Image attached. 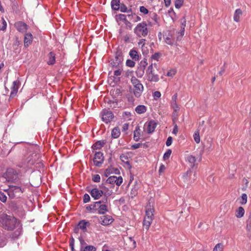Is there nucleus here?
<instances>
[{
  "instance_id": "50",
  "label": "nucleus",
  "mask_w": 251,
  "mask_h": 251,
  "mask_svg": "<svg viewBox=\"0 0 251 251\" xmlns=\"http://www.w3.org/2000/svg\"><path fill=\"white\" fill-rule=\"evenodd\" d=\"M0 200L3 202H5L7 200V197L6 195L1 192H0Z\"/></svg>"
},
{
  "instance_id": "43",
  "label": "nucleus",
  "mask_w": 251,
  "mask_h": 251,
  "mask_svg": "<svg viewBox=\"0 0 251 251\" xmlns=\"http://www.w3.org/2000/svg\"><path fill=\"white\" fill-rule=\"evenodd\" d=\"M247 201V195L246 194H243L242 195V201H240L241 204H244Z\"/></svg>"
},
{
  "instance_id": "23",
  "label": "nucleus",
  "mask_w": 251,
  "mask_h": 251,
  "mask_svg": "<svg viewBox=\"0 0 251 251\" xmlns=\"http://www.w3.org/2000/svg\"><path fill=\"white\" fill-rule=\"evenodd\" d=\"M32 41V35L30 33H26L25 35L24 44L25 47H27Z\"/></svg>"
},
{
  "instance_id": "16",
  "label": "nucleus",
  "mask_w": 251,
  "mask_h": 251,
  "mask_svg": "<svg viewBox=\"0 0 251 251\" xmlns=\"http://www.w3.org/2000/svg\"><path fill=\"white\" fill-rule=\"evenodd\" d=\"M98 220L101 225L103 226H107L111 224L113 221V219L111 216H103L100 217Z\"/></svg>"
},
{
  "instance_id": "49",
  "label": "nucleus",
  "mask_w": 251,
  "mask_h": 251,
  "mask_svg": "<svg viewBox=\"0 0 251 251\" xmlns=\"http://www.w3.org/2000/svg\"><path fill=\"white\" fill-rule=\"evenodd\" d=\"M172 153V151L170 149L167 150V151L164 153L163 155V158L165 160L169 158L171 154Z\"/></svg>"
},
{
  "instance_id": "48",
  "label": "nucleus",
  "mask_w": 251,
  "mask_h": 251,
  "mask_svg": "<svg viewBox=\"0 0 251 251\" xmlns=\"http://www.w3.org/2000/svg\"><path fill=\"white\" fill-rule=\"evenodd\" d=\"M171 107L174 110H179V107L176 103V101H171Z\"/></svg>"
},
{
  "instance_id": "45",
  "label": "nucleus",
  "mask_w": 251,
  "mask_h": 251,
  "mask_svg": "<svg viewBox=\"0 0 251 251\" xmlns=\"http://www.w3.org/2000/svg\"><path fill=\"white\" fill-rule=\"evenodd\" d=\"M119 10L122 12H126L129 11H127V7L123 3H122L120 5Z\"/></svg>"
},
{
  "instance_id": "8",
  "label": "nucleus",
  "mask_w": 251,
  "mask_h": 251,
  "mask_svg": "<svg viewBox=\"0 0 251 251\" xmlns=\"http://www.w3.org/2000/svg\"><path fill=\"white\" fill-rule=\"evenodd\" d=\"M183 178L185 182L191 184L197 179L196 173L194 169H190L184 175Z\"/></svg>"
},
{
  "instance_id": "59",
  "label": "nucleus",
  "mask_w": 251,
  "mask_h": 251,
  "mask_svg": "<svg viewBox=\"0 0 251 251\" xmlns=\"http://www.w3.org/2000/svg\"><path fill=\"white\" fill-rule=\"evenodd\" d=\"M79 240L80 244V249L82 248H84L85 247V246L86 245V243L85 242V241L83 239L82 237H79Z\"/></svg>"
},
{
  "instance_id": "62",
  "label": "nucleus",
  "mask_w": 251,
  "mask_h": 251,
  "mask_svg": "<svg viewBox=\"0 0 251 251\" xmlns=\"http://www.w3.org/2000/svg\"><path fill=\"white\" fill-rule=\"evenodd\" d=\"M118 16H119V18L120 20L123 21H126V16L125 15L121 14H119Z\"/></svg>"
},
{
  "instance_id": "21",
  "label": "nucleus",
  "mask_w": 251,
  "mask_h": 251,
  "mask_svg": "<svg viewBox=\"0 0 251 251\" xmlns=\"http://www.w3.org/2000/svg\"><path fill=\"white\" fill-rule=\"evenodd\" d=\"M157 124L154 121H150L147 125V132L149 134L152 133L156 126Z\"/></svg>"
},
{
  "instance_id": "12",
  "label": "nucleus",
  "mask_w": 251,
  "mask_h": 251,
  "mask_svg": "<svg viewBox=\"0 0 251 251\" xmlns=\"http://www.w3.org/2000/svg\"><path fill=\"white\" fill-rule=\"evenodd\" d=\"M101 114L102 121L106 124L110 123L114 118V115L112 112L107 109H103Z\"/></svg>"
},
{
  "instance_id": "37",
  "label": "nucleus",
  "mask_w": 251,
  "mask_h": 251,
  "mask_svg": "<svg viewBox=\"0 0 251 251\" xmlns=\"http://www.w3.org/2000/svg\"><path fill=\"white\" fill-rule=\"evenodd\" d=\"M6 244V239L5 236H0V248L4 247Z\"/></svg>"
},
{
  "instance_id": "47",
  "label": "nucleus",
  "mask_w": 251,
  "mask_h": 251,
  "mask_svg": "<svg viewBox=\"0 0 251 251\" xmlns=\"http://www.w3.org/2000/svg\"><path fill=\"white\" fill-rule=\"evenodd\" d=\"M178 111L179 110H174V111L172 113V118L174 122H175V120L177 119Z\"/></svg>"
},
{
  "instance_id": "38",
  "label": "nucleus",
  "mask_w": 251,
  "mask_h": 251,
  "mask_svg": "<svg viewBox=\"0 0 251 251\" xmlns=\"http://www.w3.org/2000/svg\"><path fill=\"white\" fill-rule=\"evenodd\" d=\"M194 138L195 141V142L197 143H199L200 142V132L199 130L197 131L194 135Z\"/></svg>"
},
{
  "instance_id": "57",
  "label": "nucleus",
  "mask_w": 251,
  "mask_h": 251,
  "mask_svg": "<svg viewBox=\"0 0 251 251\" xmlns=\"http://www.w3.org/2000/svg\"><path fill=\"white\" fill-rule=\"evenodd\" d=\"M95 206H96V205H95V202H94L93 204H91L89 205V206H87L86 207V209L89 211H92V210L95 211V209H96Z\"/></svg>"
},
{
  "instance_id": "28",
  "label": "nucleus",
  "mask_w": 251,
  "mask_h": 251,
  "mask_svg": "<svg viewBox=\"0 0 251 251\" xmlns=\"http://www.w3.org/2000/svg\"><path fill=\"white\" fill-rule=\"evenodd\" d=\"M121 132L119 127H116L111 131V136L113 138H117L120 135Z\"/></svg>"
},
{
  "instance_id": "44",
  "label": "nucleus",
  "mask_w": 251,
  "mask_h": 251,
  "mask_svg": "<svg viewBox=\"0 0 251 251\" xmlns=\"http://www.w3.org/2000/svg\"><path fill=\"white\" fill-rule=\"evenodd\" d=\"M100 180V176L99 175H95L93 176L92 180L95 182H99Z\"/></svg>"
},
{
  "instance_id": "34",
  "label": "nucleus",
  "mask_w": 251,
  "mask_h": 251,
  "mask_svg": "<svg viewBox=\"0 0 251 251\" xmlns=\"http://www.w3.org/2000/svg\"><path fill=\"white\" fill-rule=\"evenodd\" d=\"M80 251H96V249L93 246L88 245L81 248Z\"/></svg>"
},
{
  "instance_id": "31",
  "label": "nucleus",
  "mask_w": 251,
  "mask_h": 251,
  "mask_svg": "<svg viewBox=\"0 0 251 251\" xmlns=\"http://www.w3.org/2000/svg\"><path fill=\"white\" fill-rule=\"evenodd\" d=\"M147 111V108L145 106L143 105H138L135 108V111L138 114H143L146 112Z\"/></svg>"
},
{
  "instance_id": "27",
  "label": "nucleus",
  "mask_w": 251,
  "mask_h": 251,
  "mask_svg": "<svg viewBox=\"0 0 251 251\" xmlns=\"http://www.w3.org/2000/svg\"><path fill=\"white\" fill-rule=\"evenodd\" d=\"M242 15V11L240 9H237L235 10L234 16L233 19L234 21L236 22H239L240 21V16Z\"/></svg>"
},
{
  "instance_id": "24",
  "label": "nucleus",
  "mask_w": 251,
  "mask_h": 251,
  "mask_svg": "<svg viewBox=\"0 0 251 251\" xmlns=\"http://www.w3.org/2000/svg\"><path fill=\"white\" fill-rule=\"evenodd\" d=\"M106 144L105 140H100L96 142L93 146V150H100Z\"/></svg>"
},
{
  "instance_id": "7",
  "label": "nucleus",
  "mask_w": 251,
  "mask_h": 251,
  "mask_svg": "<svg viewBox=\"0 0 251 251\" xmlns=\"http://www.w3.org/2000/svg\"><path fill=\"white\" fill-rule=\"evenodd\" d=\"M107 199L105 198L103 201H98L95 202V205H96L95 211H97L99 214H104L108 211L107 206L104 203L107 202Z\"/></svg>"
},
{
  "instance_id": "39",
  "label": "nucleus",
  "mask_w": 251,
  "mask_h": 251,
  "mask_svg": "<svg viewBox=\"0 0 251 251\" xmlns=\"http://www.w3.org/2000/svg\"><path fill=\"white\" fill-rule=\"evenodd\" d=\"M223 245L221 243L217 244L214 248L213 249V251H222L223 250Z\"/></svg>"
},
{
  "instance_id": "29",
  "label": "nucleus",
  "mask_w": 251,
  "mask_h": 251,
  "mask_svg": "<svg viewBox=\"0 0 251 251\" xmlns=\"http://www.w3.org/2000/svg\"><path fill=\"white\" fill-rule=\"evenodd\" d=\"M187 161L190 163V167H191V169H194L196 161V158L192 155H189L187 157Z\"/></svg>"
},
{
  "instance_id": "58",
  "label": "nucleus",
  "mask_w": 251,
  "mask_h": 251,
  "mask_svg": "<svg viewBox=\"0 0 251 251\" xmlns=\"http://www.w3.org/2000/svg\"><path fill=\"white\" fill-rule=\"evenodd\" d=\"M140 11L141 12L144 13V14H147L149 12L148 10L143 6H140Z\"/></svg>"
},
{
  "instance_id": "54",
  "label": "nucleus",
  "mask_w": 251,
  "mask_h": 251,
  "mask_svg": "<svg viewBox=\"0 0 251 251\" xmlns=\"http://www.w3.org/2000/svg\"><path fill=\"white\" fill-rule=\"evenodd\" d=\"M110 107L112 108H116L118 107V102L116 101H110L109 102Z\"/></svg>"
},
{
  "instance_id": "46",
  "label": "nucleus",
  "mask_w": 251,
  "mask_h": 251,
  "mask_svg": "<svg viewBox=\"0 0 251 251\" xmlns=\"http://www.w3.org/2000/svg\"><path fill=\"white\" fill-rule=\"evenodd\" d=\"M117 69L114 72V75L115 76H119L121 75L122 69L121 67H117Z\"/></svg>"
},
{
  "instance_id": "17",
  "label": "nucleus",
  "mask_w": 251,
  "mask_h": 251,
  "mask_svg": "<svg viewBox=\"0 0 251 251\" xmlns=\"http://www.w3.org/2000/svg\"><path fill=\"white\" fill-rule=\"evenodd\" d=\"M165 42L169 45L173 46L176 45L177 46L176 44V39L173 36V34L171 32H169L168 35L166 36V37L164 38Z\"/></svg>"
},
{
  "instance_id": "41",
  "label": "nucleus",
  "mask_w": 251,
  "mask_h": 251,
  "mask_svg": "<svg viewBox=\"0 0 251 251\" xmlns=\"http://www.w3.org/2000/svg\"><path fill=\"white\" fill-rule=\"evenodd\" d=\"M126 65L128 67H133L135 65V63L130 59H127L126 61Z\"/></svg>"
},
{
  "instance_id": "22",
  "label": "nucleus",
  "mask_w": 251,
  "mask_h": 251,
  "mask_svg": "<svg viewBox=\"0 0 251 251\" xmlns=\"http://www.w3.org/2000/svg\"><path fill=\"white\" fill-rule=\"evenodd\" d=\"M18 84L19 83L16 81H14L13 82V85L11 87V92L10 95V97L13 98L16 95L19 89Z\"/></svg>"
},
{
  "instance_id": "30",
  "label": "nucleus",
  "mask_w": 251,
  "mask_h": 251,
  "mask_svg": "<svg viewBox=\"0 0 251 251\" xmlns=\"http://www.w3.org/2000/svg\"><path fill=\"white\" fill-rule=\"evenodd\" d=\"M140 129L139 126H137L135 128V130L134 131V140L135 141H138L140 139Z\"/></svg>"
},
{
  "instance_id": "5",
  "label": "nucleus",
  "mask_w": 251,
  "mask_h": 251,
  "mask_svg": "<svg viewBox=\"0 0 251 251\" xmlns=\"http://www.w3.org/2000/svg\"><path fill=\"white\" fill-rule=\"evenodd\" d=\"M134 32L139 37L146 36L149 32L146 23L143 22L138 24L134 29Z\"/></svg>"
},
{
  "instance_id": "11",
  "label": "nucleus",
  "mask_w": 251,
  "mask_h": 251,
  "mask_svg": "<svg viewBox=\"0 0 251 251\" xmlns=\"http://www.w3.org/2000/svg\"><path fill=\"white\" fill-rule=\"evenodd\" d=\"M123 60L122 52L118 51L116 52L115 58L111 61V66L113 68L120 67Z\"/></svg>"
},
{
  "instance_id": "2",
  "label": "nucleus",
  "mask_w": 251,
  "mask_h": 251,
  "mask_svg": "<svg viewBox=\"0 0 251 251\" xmlns=\"http://www.w3.org/2000/svg\"><path fill=\"white\" fill-rule=\"evenodd\" d=\"M157 64L156 63L151 64L146 70L147 79L150 82H158L159 80Z\"/></svg>"
},
{
  "instance_id": "33",
  "label": "nucleus",
  "mask_w": 251,
  "mask_h": 251,
  "mask_svg": "<svg viewBox=\"0 0 251 251\" xmlns=\"http://www.w3.org/2000/svg\"><path fill=\"white\" fill-rule=\"evenodd\" d=\"M244 213H245L244 209L242 207L240 206L236 210V216L237 218H241L244 216Z\"/></svg>"
},
{
  "instance_id": "4",
  "label": "nucleus",
  "mask_w": 251,
  "mask_h": 251,
  "mask_svg": "<svg viewBox=\"0 0 251 251\" xmlns=\"http://www.w3.org/2000/svg\"><path fill=\"white\" fill-rule=\"evenodd\" d=\"M131 82L134 86V95L136 98H139L143 91L144 87L136 77L132 76L131 78Z\"/></svg>"
},
{
  "instance_id": "32",
  "label": "nucleus",
  "mask_w": 251,
  "mask_h": 251,
  "mask_svg": "<svg viewBox=\"0 0 251 251\" xmlns=\"http://www.w3.org/2000/svg\"><path fill=\"white\" fill-rule=\"evenodd\" d=\"M130 57L134 59L135 60H138L139 59V55L136 50H131L129 53Z\"/></svg>"
},
{
  "instance_id": "63",
  "label": "nucleus",
  "mask_w": 251,
  "mask_h": 251,
  "mask_svg": "<svg viewBox=\"0 0 251 251\" xmlns=\"http://www.w3.org/2000/svg\"><path fill=\"white\" fill-rule=\"evenodd\" d=\"M176 74V71L174 70H170L167 73V76L172 77Z\"/></svg>"
},
{
  "instance_id": "64",
  "label": "nucleus",
  "mask_w": 251,
  "mask_h": 251,
  "mask_svg": "<svg viewBox=\"0 0 251 251\" xmlns=\"http://www.w3.org/2000/svg\"><path fill=\"white\" fill-rule=\"evenodd\" d=\"M141 144H140V143L135 144L132 145L131 149L133 150H135V149H137L140 148L141 147Z\"/></svg>"
},
{
  "instance_id": "52",
  "label": "nucleus",
  "mask_w": 251,
  "mask_h": 251,
  "mask_svg": "<svg viewBox=\"0 0 251 251\" xmlns=\"http://www.w3.org/2000/svg\"><path fill=\"white\" fill-rule=\"evenodd\" d=\"M161 56V54L158 52H155L154 54L152 55L151 58L155 60H158L159 58Z\"/></svg>"
},
{
  "instance_id": "56",
  "label": "nucleus",
  "mask_w": 251,
  "mask_h": 251,
  "mask_svg": "<svg viewBox=\"0 0 251 251\" xmlns=\"http://www.w3.org/2000/svg\"><path fill=\"white\" fill-rule=\"evenodd\" d=\"M123 182V178L121 176L117 177L116 182L115 183L116 184L117 186H120Z\"/></svg>"
},
{
  "instance_id": "25",
  "label": "nucleus",
  "mask_w": 251,
  "mask_h": 251,
  "mask_svg": "<svg viewBox=\"0 0 251 251\" xmlns=\"http://www.w3.org/2000/svg\"><path fill=\"white\" fill-rule=\"evenodd\" d=\"M48 57L47 63L49 65H53L55 62V54L52 52H50L48 54Z\"/></svg>"
},
{
  "instance_id": "35",
  "label": "nucleus",
  "mask_w": 251,
  "mask_h": 251,
  "mask_svg": "<svg viewBox=\"0 0 251 251\" xmlns=\"http://www.w3.org/2000/svg\"><path fill=\"white\" fill-rule=\"evenodd\" d=\"M184 31H185V30L180 29V31H179L177 33V35L176 37V41H180L182 37H183V36L184 34Z\"/></svg>"
},
{
  "instance_id": "61",
  "label": "nucleus",
  "mask_w": 251,
  "mask_h": 251,
  "mask_svg": "<svg viewBox=\"0 0 251 251\" xmlns=\"http://www.w3.org/2000/svg\"><path fill=\"white\" fill-rule=\"evenodd\" d=\"M75 240L74 238H72L71 241L70 243V246L71 247L72 251L75 250L74 249Z\"/></svg>"
},
{
  "instance_id": "26",
  "label": "nucleus",
  "mask_w": 251,
  "mask_h": 251,
  "mask_svg": "<svg viewBox=\"0 0 251 251\" xmlns=\"http://www.w3.org/2000/svg\"><path fill=\"white\" fill-rule=\"evenodd\" d=\"M120 0H112L111 2V7L114 10H119L120 9Z\"/></svg>"
},
{
  "instance_id": "3",
  "label": "nucleus",
  "mask_w": 251,
  "mask_h": 251,
  "mask_svg": "<svg viewBox=\"0 0 251 251\" xmlns=\"http://www.w3.org/2000/svg\"><path fill=\"white\" fill-rule=\"evenodd\" d=\"M37 158V154L33 153L27 156L25 159L23 160L18 166L21 168H23L26 171L28 168L35 163Z\"/></svg>"
},
{
  "instance_id": "40",
  "label": "nucleus",
  "mask_w": 251,
  "mask_h": 251,
  "mask_svg": "<svg viewBox=\"0 0 251 251\" xmlns=\"http://www.w3.org/2000/svg\"><path fill=\"white\" fill-rule=\"evenodd\" d=\"M183 0H176L175 3V7L178 9L180 8L183 4Z\"/></svg>"
},
{
  "instance_id": "20",
  "label": "nucleus",
  "mask_w": 251,
  "mask_h": 251,
  "mask_svg": "<svg viewBox=\"0 0 251 251\" xmlns=\"http://www.w3.org/2000/svg\"><path fill=\"white\" fill-rule=\"evenodd\" d=\"M90 225V223L88 221H86L84 220L80 221L77 225L78 228L83 230L84 232L87 231V227H89Z\"/></svg>"
},
{
  "instance_id": "13",
  "label": "nucleus",
  "mask_w": 251,
  "mask_h": 251,
  "mask_svg": "<svg viewBox=\"0 0 251 251\" xmlns=\"http://www.w3.org/2000/svg\"><path fill=\"white\" fill-rule=\"evenodd\" d=\"M3 176L8 181H12L17 179V173L13 169L9 168L7 170L6 173L4 174Z\"/></svg>"
},
{
  "instance_id": "6",
  "label": "nucleus",
  "mask_w": 251,
  "mask_h": 251,
  "mask_svg": "<svg viewBox=\"0 0 251 251\" xmlns=\"http://www.w3.org/2000/svg\"><path fill=\"white\" fill-rule=\"evenodd\" d=\"M153 212L154 210L153 208H151V206H149L146 208V216L143 221V226L147 230L149 229L152 222L153 219Z\"/></svg>"
},
{
  "instance_id": "19",
  "label": "nucleus",
  "mask_w": 251,
  "mask_h": 251,
  "mask_svg": "<svg viewBox=\"0 0 251 251\" xmlns=\"http://www.w3.org/2000/svg\"><path fill=\"white\" fill-rule=\"evenodd\" d=\"M15 26L16 29L20 32H25L27 30V25L22 22H18L15 23Z\"/></svg>"
},
{
  "instance_id": "1",
  "label": "nucleus",
  "mask_w": 251,
  "mask_h": 251,
  "mask_svg": "<svg viewBox=\"0 0 251 251\" xmlns=\"http://www.w3.org/2000/svg\"><path fill=\"white\" fill-rule=\"evenodd\" d=\"M0 226L7 230H16L12 235V238H17L21 234L22 226L15 217L4 213L0 214Z\"/></svg>"
},
{
  "instance_id": "51",
  "label": "nucleus",
  "mask_w": 251,
  "mask_h": 251,
  "mask_svg": "<svg viewBox=\"0 0 251 251\" xmlns=\"http://www.w3.org/2000/svg\"><path fill=\"white\" fill-rule=\"evenodd\" d=\"M1 20H2V26L0 28V30H3V31H4V30L6 29V28L7 24H6V21H5V20L4 19V18H2Z\"/></svg>"
},
{
  "instance_id": "9",
  "label": "nucleus",
  "mask_w": 251,
  "mask_h": 251,
  "mask_svg": "<svg viewBox=\"0 0 251 251\" xmlns=\"http://www.w3.org/2000/svg\"><path fill=\"white\" fill-rule=\"evenodd\" d=\"M22 193L23 191L21 188L15 185L10 186L8 191V194L11 199L19 197Z\"/></svg>"
},
{
  "instance_id": "15",
  "label": "nucleus",
  "mask_w": 251,
  "mask_h": 251,
  "mask_svg": "<svg viewBox=\"0 0 251 251\" xmlns=\"http://www.w3.org/2000/svg\"><path fill=\"white\" fill-rule=\"evenodd\" d=\"M92 198L95 200H99L103 194V191L99 190L98 188L95 187L90 191Z\"/></svg>"
},
{
  "instance_id": "14",
  "label": "nucleus",
  "mask_w": 251,
  "mask_h": 251,
  "mask_svg": "<svg viewBox=\"0 0 251 251\" xmlns=\"http://www.w3.org/2000/svg\"><path fill=\"white\" fill-rule=\"evenodd\" d=\"M104 160L103 153L100 151L96 152L93 159L95 165L97 167H100Z\"/></svg>"
},
{
  "instance_id": "53",
  "label": "nucleus",
  "mask_w": 251,
  "mask_h": 251,
  "mask_svg": "<svg viewBox=\"0 0 251 251\" xmlns=\"http://www.w3.org/2000/svg\"><path fill=\"white\" fill-rule=\"evenodd\" d=\"M90 200V197L89 195L87 194H84L83 198V201L84 203H87L89 202Z\"/></svg>"
},
{
  "instance_id": "18",
  "label": "nucleus",
  "mask_w": 251,
  "mask_h": 251,
  "mask_svg": "<svg viewBox=\"0 0 251 251\" xmlns=\"http://www.w3.org/2000/svg\"><path fill=\"white\" fill-rule=\"evenodd\" d=\"M247 235L251 237V210L249 213L248 218L246 221Z\"/></svg>"
},
{
  "instance_id": "10",
  "label": "nucleus",
  "mask_w": 251,
  "mask_h": 251,
  "mask_svg": "<svg viewBox=\"0 0 251 251\" xmlns=\"http://www.w3.org/2000/svg\"><path fill=\"white\" fill-rule=\"evenodd\" d=\"M147 65L148 62L147 59H144L140 61L135 72L138 77L141 78L144 75L145 70Z\"/></svg>"
},
{
  "instance_id": "55",
  "label": "nucleus",
  "mask_w": 251,
  "mask_h": 251,
  "mask_svg": "<svg viewBox=\"0 0 251 251\" xmlns=\"http://www.w3.org/2000/svg\"><path fill=\"white\" fill-rule=\"evenodd\" d=\"M137 194V188L136 187H134V188H132L131 191L130 195H131V198H133Z\"/></svg>"
},
{
  "instance_id": "36",
  "label": "nucleus",
  "mask_w": 251,
  "mask_h": 251,
  "mask_svg": "<svg viewBox=\"0 0 251 251\" xmlns=\"http://www.w3.org/2000/svg\"><path fill=\"white\" fill-rule=\"evenodd\" d=\"M117 176H112L107 178L106 180V183L109 184H113L116 182Z\"/></svg>"
},
{
  "instance_id": "60",
  "label": "nucleus",
  "mask_w": 251,
  "mask_h": 251,
  "mask_svg": "<svg viewBox=\"0 0 251 251\" xmlns=\"http://www.w3.org/2000/svg\"><path fill=\"white\" fill-rule=\"evenodd\" d=\"M173 138L171 136H169L167 140L166 144L167 147L170 146L172 143Z\"/></svg>"
},
{
  "instance_id": "42",
  "label": "nucleus",
  "mask_w": 251,
  "mask_h": 251,
  "mask_svg": "<svg viewBox=\"0 0 251 251\" xmlns=\"http://www.w3.org/2000/svg\"><path fill=\"white\" fill-rule=\"evenodd\" d=\"M181 29L185 30V27L186 26V21L184 17H183L182 19H181Z\"/></svg>"
}]
</instances>
